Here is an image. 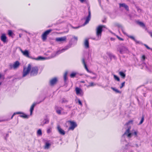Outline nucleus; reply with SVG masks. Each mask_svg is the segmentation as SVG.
<instances>
[{
    "label": "nucleus",
    "mask_w": 152,
    "mask_h": 152,
    "mask_svg": "<svg viewBox=\"0 0 152 152\" xmlns=\"http://www.w3.org/2000/svg\"><path fill=\"white\" fill-rule=\"evenodd\" d=\"M137 11L138 12H139V11L141 12V10L139 7H137Z\"/></svg>",
    "instance_id": "3c124183"
},
{
    "label": "nucleus",
    "mask_w": 152,
    "mask_h": 152,
    "mask_svg": "<svg viewBox=\"0 0 152 152\" xmlns=\"http://www.w3.org/2000/svg\"><path fill=\"white\" fill-rule=\"evenodd\" d=\"M125 82L124 81L121 83V85L120 87V88H121L125 86Z\"/></svg>",
    "instance_id": "37998d69"
},
{
    "label": "nucleus",
    "mask_w": 152,
    "mask_h": 152,
    "mask_svg": "<svg viewBox=\"0 0 152 152\" xmlns=\"http://www.w3.org/2000/svg\"><path fill=\"white\" fill-rule=\"evenodd\" d=\"M130 127H128V129L126 130L124 133L122 135L123 137L125 135H126L127 137L129 138L131 137L132 135H134L135 137L137 136V132H134L129 133Z\"/></svg>",
    "instance_id": "20e7f679"
},
{
    "label": "nucleus",
    "mask_w": 152,
    "mask_h": 152,
    "mask_svg": "<svg viewBox=\"0 0 152 152\" xmlns=\"http://www.w3.org/2000/svg\"><path fill=\"white\" fill-rule=\"evenodd\" d=\"M8 136H9L8 134H7L6 135V137L5 138V140H7V138L8 137Z\"/></svg>",
    "instance_id": "8fccbe9b"
},
{
    "label": "nucleus",
    "mask_w": 152,
    "mask_h": 152,
    "mask_svg": "<svg viewBox=\"0 0 152 152\" xmlns=\"http://www.w3.org/2000/svg\"><path fill=\"white\" fill-rule=\"evenodd\" d=\"M84 45L86 48H87L89 47V43L88 39H86L84 42Z\"/></svg>",
    "instance_id": "393cba45"
},
{
    "label": "nucleus",
    "mask_w": 152,
    "mask_h": 152,
    "mask_svg": "<svg viewBox=\"0 0 152 152\" xmlns=\"http://www.w3.org/2000/svg\"><path fill=\"white\" fill-rule=\"evenodd\" d=\"M67 73H68V72L67 71H66L65 72V73L64 74V80L65 82L66 81V80L67 79Z\"/></svg>",
    "instance_id": "7c9ffc66"
},
{
    "label": "nucleus",
    "mask_w": 152,
    "mask_h": 152,
    "mask_svg": "<svg viewBox=\"0 0 152 152\" xmlns=\"http://www.w3.org/2000/svg\"><path fill=\"white\" fill-rule=\"evenodd\" d=\"M148 33L150 34L151 37H152V32L150 31Z\"/></svg>",
    "instance_id": "603ef678"
},
{
    "label": "nucleus",
    "mask_w": 152,
    "mask_h": 152,
    "mask_svg": "<svg viewBox=\"0 0 152 152\" xmlns=\"http://www.w3.org/2000/svg\"><path fill=\"white\" fill-rule=\"evenodd\" d=\"M134 146V145L132 143H128L126 145L125 147L121 150V152H129L128 150L130 149L132 147Z\"/></svg>",
    "instance_id": "423d86ee"
},
{
    "label": "nucleus",
    "mask_w": 152,
    "mask_h": 152,
    "mask_svg": "<svg viewBox=\"0 0 152 152\" xmlns=\"http://www.w3.org/2000/svg\"><path fill=\"white\" fill-rule=\"evenodd\" d=\"M69 108H71V107H69Z\"/></svg>",
    "instance_id": "338daca9"
},
{
    "label": "nucleus",
    "mask_w": 152,
    "mask_h": 152,
    "mask_svg": "<svg viewBox=\"0 0 152 152\" xmlns=\"http://www.w3.org/2000/svg\"><path fill=\"white\" fill-rule=\"evenodd\" d=\"M94 86V83L93 82H91L89 83V86Z\"/></svg>",
    "instance_id": "de8ad7c7"
},
{
    "label": "nucleus",
    "mask_w": 152,
    "mask_h": 152,
    "mask_svg": "<svg viewBox=\"0 0 152 152\" xmlns=\"http://www.w3.org/2000/svg\"><path fill=\"white\" fill-rule=\"evenodd\" d=\"M76 75V73L73 72L70 75V77L71 78H74L75 76Z\"/></svg>",
    "instance_id": "72a5a7b5"
},
{
    "label": "nucleus",
    "mask_w": 152,
    "mask_h": 152,
    "mask_svg": "<svg viewBox=\"0 0 152 152\" xmlns=\"http://www.w3.org/2000/svg\"><path fill=\"white\" fill-rule=\"evenodd\" d=\"M80 27V26H79L77 27H73V28L75 29H77L79 28Z\"/></svg>",
    "instance_id": "864d4df0"
},
{
    "label": "nucleus",
    "mask_w": 152,
    "mask_h": 152,
    "mask_svg": "<svg viewBox=\"0 0 152 152\" xmlns=\"http://www.w3.org/2000/svg\"><path fill=\"white\" fill-rule=\"evenodd\" d=\"M119 74L123 78H124L126 77L125 74L123 72H120Z\"/></svg>",
    "instance_id": "c85d7f7f"
},
{
    "label": "nucleus",
    "mask_w": 152,
    "mask_h": 152,
    "mask_svg": "<svg viewBox=\"0 0 152 152\" xmlns=\"http://www.w3.org/2000/svg\"><path fill=\"white\" fill-rule=\"evenodd\" d=\"M57 129L58 133L61 135H64L65 134V131L62 129L59 125H58L57 126Z\"/></svg>",
    "instance_id": "ddd939ff"
},
{
    "label": "nucleus",
    "mask_w": 152,
    "mask_h": 152,
    "mask_svg": "<svg viewBox=\"0 0 152 152\" xmlns=\"http://www.w3.org/2000/svg\"><path fill=\"white\" fill-rule=\"evenodd\" d=\"M133 121L132 120H130L128 122H127L126 124L127 125H128L130 123H132L133 122Z\"/></svg>",
    "instance_id": "c03bdc74"
},
{
    "label": "nucleus",
    "mask_w": 152,
    "mask_h": 152,
    "mask_svg": "<svg viewBox=\"0 0 152 152\" xmlns=\"http://www.w3.org/2000/svg\"><path fill=\"white\" fill-rule=\"evenodd\" d=\"M116 26H117L118 27V28H121V29L123 33L124 34H125V33L124 31V28H123V27L119 23H117L116 24Z\"/></svg>",
    "instance_id": "a878e982"
},
{
    "label": "nucleus",
    "mask_w": 152,
    "mask_h": 152,
    "mask_svg": "<svg viewBox=\"0 0 152 152\" xmlns=\"http://www.w3.org/2000/svg\"><path fill=\"white\" fill-rule=\"evenodd\" d=\"M128 37L129 38L133 40L136 42V44H142V43L141 42L137 40L134 37L132 36H128Z\"/></svg>",
    "instance_id": "aec40b11"
},
{
    "label": "nucleus",
    "mask_w": 152,
    "mask_h": 152,
    "mask_svg": "<svg viewBox=\"0 0 152 152\" xmlns=\"http://www.w3.org/2000/svg\"><path fill=\"white\" fill-rule=\"evenodd\" d=\"M1 84V82H0V85Z\"/></svg>",
    "instance_id": "e2e57ef3"
},
{
    "label": "nucleus",
    "mask_w": 152,
    "mask_h": 152,
    "mask_svg": "<svg viewBox=\"0 0 152 152\" xmlns=\"http://www.w3.org/2000/svg\"><path fill=\"white\" fill-rule=\"evenodd\" d=\"M82 63L84 65L85 69L87 70V72L90 73H92L94 75H96L95 73L92 72L91 71H90L88 69L87 66L86 64V62L85 61V59L84 58H83L82 59Z\"/></svg>",
    "instance_id": "9b49d317"
},
{
    "label": "nucleus",
    "mask_w": 152,
    "mask_h": 152,
    "mask_svg": "<svg viewBox=\"0 0 152 152\" xmlns=\"http://www.w3.org/2000/svg\"><path fill=\"white\" fill-rule=\"evenodd\" d=\"M45 99V98L43 99V100H44V99Z\"/></svg>",
    "instance_id": "69168bd1"
},
{
    "label": "nucleus",
    "mask_w": 152,
    "mask_h": 152,
    "mask_svg": "<svg viewBox=\"0 0 152 152\" xmlns=\"http://www.w3.org/2000/svg\"><path fill=\"white\" fill-rule=\"evenodd\" d=\"M96 78V77H94L93 78Z\"/></svg>",
    "instance_id": "0e129e2a"
},
{
    "label": "nucleus",
    "mask_w": 152,
    "mask_h": 152,
    "mask_svg": "<svg viewBox=\"0 0 152 152\" xmlns=\"http://www.w3.org/2000/svg\"><path fill=\"white\" fill-rule=\"evenodd\" d=\"M76 94L77 95L82 96L83 95V90L80 88L77 87L75 88Z\"/></svg>",
    "instance_id": "9d476101"
},
{
    "label": "nucleus",
    "mask_w": 152,
    "mask_h": 152,
    "mask_svg": "<svg viewBox=\"0 0 152 152\" xmlns=\"http://www.w3.org/2000/svg\"><path fill=\"white\" fill-rule=\"evenodd\" d=\"M142 44L147 49L150 50L152 51V48H150L146 44L143 43Z\"/></svg>",
    "instance_id": "4c0bfd02"
},
{
    "label": "nucleus",
    "mask_w": 152,
    "mask_h": 152,
    "mask_svg": "<svg viewBox=\"0 0 152 152\" xmlns=\"http://www.w3.org/2000/svg\"><path fill=\"white\" fill-rule=\"evenodd\" d=\"M66 39V37L65 36L57 38L56 39V40L57 42H62L65 41Z\"/></svg>",
    "instance_id": "5701e85b"
},
{
    "label": "nucleus",
    "mask_w": 152,
    "mask_h": 152,
    "mask_svg": "<svg viewBox=\"0 0 152 152\" xmlns=\"http://www.w3.org/2000/svg\"><path fill=\"white\" fill-rule=\"evenodd\" d=\"M23 55L28 58L33 59V58L29 56L28 51L27 50H25L23 53Z\"/></svg>",
    "instance_id": "a211bd4d"
},
{
    "label": "nucleus",
    "mask_w": 152,
    "mask_h": 152,
    "mask_svg": "<svg viewBox=\"0 0 152 152\" xmlns=\"http://www.w3.org/2000/svg\"><path fill=\"white\" fill-rule=\"evenodd\" d=\"M98 1L100 5H101V0H98Z\"/></svg>",
    "instance_id": "4d7b16f0"
},
{
    "label": "nucleus",
    "mask_w": 152,
    "mask_h": 152,
    "mask_svg": "<svg viewBox=\"0 0 152 152\" xmlns=\"http://www.w3.org/2000/svg\"><path fill=\"white\" fill-rule=\"evenodd\" d=\"M42 101H41L39 102H34V103L31 106L30 109V115H31L33 111L34 110V108L35 106L37 104H38L40 103Z\"/></svg>",
    "instance_id": "dca6fc26"
},
{
    "label": "nucleus",
    "mask_w": 152,
    "mask_h": 152,
    "mask_svg": "<svg viewBox=\"0 0 152 152\" xmlns=\"http://www.w3.org/2000/svg\"><path fill=\"white\" fill-rule=\"evenodd\" d=\"M114 79L117 80L118 81H120V80L119 77H118L117 76L115 75H114Z\"/></svg>",
    "instance_id": "58836bf2"
},
{
    "label": "nucleus",
    "mask_w": 152,
    "mask_h": 152,
    "mask_svg": "<svg viewBox=\"0 0 152 152\" xmlns=\"http://www.w3.org/2000/svg\"><path fill=\"white\" fill-rule=\"evenodd\" d=\"M38 69L37 66L31 67V65L29 64L27 67H24L22 73V77L26 76L29 73L31 76H36L38 73Z\"/></svg>",
    "instance_id": "f257e3e1"
},
{
    "label": "nucleus",
    "mask_w": 152,
    "mask_h": 152,
    "mask_svg": "<svg viewBox=\"0 0 152 152\" xmlns=\"http://www.w3.org/2000/svg\"><path fill=\"white\" fill-rule=\"evenodd\" d=\"M7 37L5 34H2L1 37V40L4 43H5L7 42Z\"/></svg>",
    "instance_id": "4be33fe9"
},
{
    "label": "nucleus",
    "mask_w": 152,
    "mask_h": 152,
    "mask_svg": "<svg viewBox=\"0 0 152 152\" xmlns=\"http://www.w3.org/2000/svg\"><path fill=\"white\" fill-rule=\"evenodd\" d=\"M78 102L79 103V104L81 106H82V102H81V101L79 99H78Z\"/></svg>",
    "instance_id": "a18cd8bd"
},
{
    "label": "nucleus",
    "mask_w": 152,
    "mask_h": 152,
    "mask_svg": "<svg viewBox=\"0 0 152 152\" xmlns=\"http://www.w3.org/2000/svg\"><path fill=\"white\" fill-rule=\"evenodd\" d=\"M117 37L120 40H122V41H123L124 40V39L121 38L120 37H119L118 36H117Z\"/></svg>",
    "instance_id": "49530a36"
},
{
    "label": "nucleus",
    "mask_w": 152,
    "mask_h": 152,
    "mask_svg": "<svg viewBox=\"0 0 152 152\" xmlns=\"http://www.w3.org/2000/svg\"><path fill=\"white\" fill-rule=\"evenodd\" d=\"M77 39L78 38L77 37L74 36L73 38H72L71 39V41H69V44L68 45L65 46L63 49L57 51L55 53H53L52 54V57H54L56 55L60 54L61 53L64 52L65 50H67L68 48H70L71 47L72 45V43L71 42V41L75 40L76 41V42L77 40Z\"/></svg>",
    "instance_id": "f03ea898"
},
{
    "label": "nucleus",
    "mask_w": 152,
    "mask_h": 152,
    "mask_svg": "<svg viewBox=\"0 0 152 152\" xmlns=\"http://www.w3.org/2000/svg\"><path fill=\"white\" fill-rule=\"evenodd\" d=\"M68 102V101L65 98H63L62 99L61 103H66Z\"/></svg>",
    "instance_id": "e433bc0d"
},
{
    "label": "nucleus",
    "mask_w": 152,
    "mask_h": 152,
    "mask_svg": "<svg viewBox=\"0 0 152 152\" xmlns=\"http://www.w3.org/2000/svg\"><path fill=\"white\" fill-rule=\"evenodd\" d=\"M57 81V79L56 77H54L50 81V84L53 86L55 84Z\"/></svg>",
    "instance_id": "6ab92c4d"
},
{
    "label": "nucleus",
    "mask_w": 152,
    "mask_h": 152,
    "mask_svg": "<svg viewBox=\"0 0 152 152\" xmlns=\"http://www.w3.org/2000/svg\"><path fill=\"white\" fill-rule=\"evenodd\" d=\"M20 65V63L18 61H16L13 65H10V67L11 68H13L14 69H16L18 68Z\"/></svg>",
    "instance_id": "2eb2a0df"
},
{
    "label": "nucleus",
    "mask_w": 152,
    "mask_h": 152,
    "mask_svg": "<svg viewBox=\"0 0 152 152\" xmlns=\"http://www.w3.org/2000/svg\"><path fill=\"white\" fill-rule=\"evenodd\" d=\"M13 33L11 30H9L8 31V34L9 36H12V35L13 34Z\"/></svg>",
    "instance_id": "79ce46f5"
},
{
    "label": "nucleus",
    "mask_w": 152,
    "mask_h": 152,
    "mask_svg": "<svg viewBox=\"0 0 152 152\" xmlns=\"http://www.w3.org/2000/svg\"><path fill=\"white\" fill-rule=\"evenodd\" d=\"M49 122V119L47 118V116H46L44 119L43 121L40 124V126H43L45 124H48Z\"/></svg>",
    "instance_id": "4468645a"
},
{
    "label": "nucleus",
    "mask_w": 152,
    "mask_h": 152,
    "mask_svg": "<svg viewBox=\"0 0 152 152\" xmlns=\"http://www.w3.org/2000/svg\"><path fill=\"white\" fill-rule=\"evenodd\" d=\"M137 23L138 24L141 26L144 27H145V24L142 22L140 21H137Z\"/></svg>",
    "instance_id": "c756f323"
},
{
    "label": "nucleus",
    "mask_w": 152,
    "mask_h": 152,
    "mask_svg": "<svg viewBox=\"0 0 152 152\" xmlns=\"http://www.w3.org/2000/svg\"><path fill=\"white\" fill-rule=\"evenodd\" d=\"M108 56L110 58V59H112L113 58H114V59H115L116 58L115 56L111 53H109L108 54Z\"/></svg>",
    "instance_id": "473e14b6"
},
{
    "label": "nucleus",
    "mask_w": 152,
    "mask_h": 152,
    "mask_svg": "<svg viewBox=\"0 0 152 152\" xmlns=\"http://www.w3.org/2000/svg\"><path fill=\"white\" fill-rule=\"evenodd\" d=\"M135 145L137 147H138V145L137 144H136Z\"/></svg>",
    "instance_id": "bf43d9fd"
},
{
    "label": "nucleus",
    "mask_w": 152,
    "mask_h": 152,
    "mask_svg": "<svg viewBox=\"0 0 152 152\" xmlns=\"http://www.w3.org/2000/svg\"><path fill=\"white\" fill-rule=\"evenodd\" d=\"M22 34H19V37H21V36H22Z\"/></svg>",
    "instance_id": "13d9d810"
},
{
    "label": "nucleus",
    "mask_w": 152,
    "mask_h": 152,
    "mask_svg": "<svg viewBox=\"0 0 152 152\" xmlns=\"http://www.w3.org/2000/svg\"><path fill=\"white\" fill-rule=\"evenodd\" d=\"M68 122L70 123V126L68 128L69 130H73L77 126L76 123L75 122L69 121Z\"/></svg>",
    "instance_id": "0eeeda50"
},
{
    "label": "nucleus",
    "mask_w": 152,
    "mask_h": 152,
    "mask_svg": "<svg viewBox=\"0 0 152 152\" xmlns=\"http://www.w3.org/2000/svg\"><path fill=\"white\" fill-rule=\"evenodd\" d=\"M1 74H0V78L1 77Z\"/></svg>",
    "instance_id": "680f3d73"
},
{
    "label": "nucleus",
    "mask_w": 152,
    "mask_h": 152,
    "mask_svg": "<svg viewBox=\"0 0 152 152\" xmlns=\"http://www.w3.org/2000/svg\"><path fill=\"white\" fill-rule=\"evenodd\" d=\"M22 115H20L19 116L20 117H22V118H28V115H26L25 114L23 113H22Z\"/></svg>",
    "instance_id": "cd10ccee"
},
{
    "label": "nucleus",
    "mask_w": 152,
    "mask_h": 152,
    "mask_svg": "<svg viewBox=\"0 0 152 152\" xmlns=\"http://www.w3.org/2000/svg\"><path fill=\"white\" fill-rule=\"evenodd\" d=\"M111 88L113 91H115L116 93H119V94L121 93V91H120L118 90V89L115 88H114L113 87H111Z\"/></svg>",
    "instance_id": "bb28decb"
},
{
    "label": "nucleus",
    "mask_w": 152,
    "mask_h": 152,
    "mask_svg": "<svg viewBox=\"0 0 152 152\" xmlns=\"http://www.w3.org/2000/svg\"><path fill=\"white\" fill-rule=\"evenodd\" d=\"M51 129H52L51 128H50L48 129L47 131V133L48 134L50 133L51 132Z\"/></svg>",
    "instance_id": "a19ab883"
},
{
    "label": "nucleus",
    "mask_w": 152,
    "mask_h": 152,
    "mask_svg": "<svg viewBox=\"0 0 152 152\" xmlns=\"http://www.w3.org/2000/svg\"><path fill=\"white\" fill-rule=\"evenodd\" d=\"M104 26L103 25L99 26L96 29V35L97 37V38H92L94 40H97L100 39L102 32V28L104 27Z\"/></svg>",
    "instance_id": "7ed1b4c3"
},
{
    "label": "nucleus",
    "mask_w": 152,
    "mask_h": 152,
    "mask_svg": "<svg viewBox=\"0 0 152 152\" xmlns=\"http://www.w3.org/2000/svg\"><path fill=\"white\" fill-rule=\"evenodd\" d=\"M21 113H22L21 112H17L13 114V115H12V117H11V119H12L13 118V116L15 115L16 114H21Z\"/></svg>",
    "instance_id": "ea45409f"
},
{
    "label": "nucleus",
    "mask_w": 152,
    "mask_h": 152,
    "mask_svg": "<svg viewBox=\"0 0 152 152\" xmlns=\"http://www.w3.org/2000/svg\"><path fill=\"white\" fill-rule=\"evenodd\" d=\"M50 145V144L48 142H46L45 148V149H48Z\"/></svg>",
    "instance_id": "2f4dec72"
},
{
    "label": "nucleus",
    "mask_w": 152,
    "mask_h": 152,
    "mask_svg": "<svg viewBox=\"0 0 152 152\" xmlns=\"http://www.w3.org/2000/svg\"><path fill=\"white\" fill-rule=\"evenodd\" d=\"M144 120V116L143 115H142V118H141V119L140 121L139 124L140 125V124H142V123L143 122Z\"/></svg>",
    "instance_id": "f704fd0d"
},
{
    "label": "nucleus",
    "mask_w": 152,
    "mask_h": 152,
    "mask_svg": "<svg viewBox=\"0 0 152 152\" xmlns=\"http://www.w3.org/2000/svg\"><path fill=\"white\" fill-rule=\"evenodd\" d=\"M27 40L28 42H30V39L29 37H28L27 38Z\"/></svg>",
    "instance_id": "6e6d98bb"
},
{
    "label": "nucleus",
    "mask_w": 152,
    "mask_h": 152,
    "mask_svg": "<svg viewBox=\"0 0 152 152\" xmlns=\"http://www.w3.org/2000/svg\"><path fill=\"white\" fill-rule=\"evenodd\" d=\"M145 58V56L144 55H143L142 57V66L144 67H145L147 70L150 71V68L148 67L146 65V64L145 63H144V61Z\"/></svg>",
    "instance_id": "f8f14e48"
},
{
    "label": "nucleus",
    "mask_w": 152,
    "mask_h": 152,
    "mask_svg": "<svg viewBox=\"0 0 152 152\" xmlns=\"http://www.w3.org/2000/svg\"><path fill=\"white\" fill-rule=\"evenodd\" d=\"M37 134L39 135H42V130L40 129H39L37 132Z\"/></svg>",
    "instance_id": "c9c22d12"
},
{
    "label": "nucleus",
    "mask_w": 152,
    "mask_h": 152,
    "mask_svg": "<svg viewBox=\"0 0 152 152\" xmlns=\"http://www.w3.org/2000/svg\"><path fill=\"white\" fill-rule=\"evenodd\" d=\"M81 82L82 83H85V81H82Z\"/></svg>",
    "instance_id": "052dcab7"
},
{
    "label": "nucleus",
    "mask_w": 152,
    "mask_h": 152,
    "mask_svg": "<svg viewBox=\"0 0 152 152\" xmlns=\"http://www.w3.org/2000/svg\"><path fill=\"white\" fill-rule=\"evenodd\" d=\"M55 109L56 112L59 115L61 114V110H63V109L61 107H59L58 106H56Z\"/></svg>",
    "instance_id": "f3484780"
},
{
    "label": "nucleus",
    "mask_w": 152,
    "mask_h": 152,
    "mask_svg": "<svg viewBox=\"0 0 152 152\" xmlns=\"http://www.w3.org/2000/svg\"><path fill=\"white\" fill-rule=\"evenodd\" d=\"M119 5L120 7H124L127 11H129V7L125 3H120Z\"/></svg>",
    "instance_id": "412c9836"
},
{
    "label": "nucleus",
    "mask_w": 152,
    "mask_h": 152,
    "mask_svg": "<svg viewBox=\"0 0 152 152\" xmlns=\"http://www.w3.org/2000/svg\"><path fill=\"white\" fill-rule=\"evenodd\" d=\"M20 50L21 51V53H23L24 51H23L20 48Z\"/></svg>",
    "instance_id": "5fc2aeb1"
},
{
    "label": "nucleus",
    "mask_w": 152,
    "mask_h": 152,
    "mask_svg": "<svg viewBox=\"0 0 152 152\" xmlns=\"http://www.w3.org/2000/svg\"><path fill=\"white\" fill-rule=\"evenodd\" d=\"M88 15L86 18V21L85 23L83 24V25L88 23L90 20L91 18V12L90 10V7H89L88 8Z\"/></svg>",
    "instance_id": "1a4fd4ad"
},
{
    "label": "nucleus",
    "mask_w": 152,
    "mask_h": 152,
    "mask_svg": "<svg viewBox=\"0 0 152 152\" xmlns=\"http://www.w3.org/2000/svg\"><path fill=\"white\" fill-rule=\"evenodd\" d=\"M79 0L82 3H83L84 2H86V0Z\"/></svg>",
    "instance_id": "09e8293b"
},
{
    "label": "nucleus",
    "mask_w": 152,
    "mask_h": 152,
    "mask_svg": "<svg viewBox=\"0 0 152 152\" xmlns=\"http://www.w3.org/2000/svg\"><path fill=\"white\" fill-rule=\"evenodd\" d=\"M117 50L118 51H119L120 53L121 54H123L125 53H128L129 52L127 48L124 46L120 47V45H119L117 48Z\"/></svg>",
    "instance_id": "39448f33"
},
{
    "label": "nucleus",
    "mask_w": 152,
    "mask_h": 152,
    "mask_svg": "<svg viewBox=\"0 0 152 152\" xmlns=\"http://www.w3.org/2000/svg\"><path fill=\"white\" fill-rule=\"evenodd\" d=\"M33 59H35V60H44L46 59V58L45 57H43L41 56H38L37 58H33Z\"/></svg>",
    "instance_id": "b1692460"
},
{
    "label": "nucleus",
    "mask_w": 152,
    "mask_h": 152,
    "mask_svg": "<svg viewBox=\"0 0 152 152\" xmlns=\"http://www.w3.org/2000/svg\"><path fill=\"white\" fill-rule=\"evenodd\" d=\"M52 29H49L45 31L42 35V39L43 41L47 39V35L52 31Z\"/></svg>",
    "instance_id": "6e6552de"
},
{
    "label": "nucleus",
    "mask_w": 152,
    "mask_h": 152,
    "mask_svg": "<svg viewBox=\"0 0 152 152\" xmlns=\"http://www.w3.org/2000/svg\"><path fill=\"white\" fill-rule=\"evenodd\" d=\"M1 121H0V122Z\"/></svg>",
    "instance_id": "774afa93"
}]
</instances>
